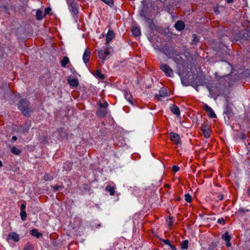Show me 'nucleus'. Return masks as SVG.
Wrapping results in <instances>:
<instances>
[{"label":"nucleus","mask_w":250,"mask_h":250,"mask_svg":"<svg viewBox=\"0 0 250 250\" xmlns=\"http://www.w3.org/2000/svg\"><path fill=\"white\" fill-rule=\"evenodd\" d=\"M180 169V167L177 166H175V165H174L172 166V170L174 172H176L177 171H178Z\"/></svg>","instance_id":"nucleus-34"},{"label":"nucleus","mask_w":250,"mask_h":250,"mask_svg":"<svg viewBox=\"0 0 250 250\" xmlns=\"http://www.w3.org/2000/svg\"><path fill=\"white\" fill-rule=\"evenodd\" d=\"M102 0L109 5L111 6V5H113V0Z\"/></svg>","instance_id":"nucleus-32"},{"label":"nucleus","mask_w":250,"mask_h":250,"mask_svg":"<svg viewBox=\"0 0 250 250\" xmlns=\"http://www.w3.org/2000/svg\"><path fill=\"white\" fill-rule=\"evenodd\" d=\"M69 10L74 16H76L79 13V4L75 0H69L67 1Z\"/></svg>","instance_id":"nucleus-2"},{"label":"nucleus","mask_w":250,"mask_h":250,"mask_svg":"<svg viewBox=\"0 0 250 250\" xmlns=\"http://www.w3.org/2000/svg\"><path fill=\"white\" fill-rule=\"evenodd\" d=\"M95 76L97 78L100 80H104V75L99 70H97L95 72Z\"/></svg>","instance_id":"nucleus-19"},{"label":"nucleus","mask_w":250,"mask_h":250,"mask_svg":"<svg viewBox=\"0 0 250 250\" xmlns=\"http://www.w3.org/2000/svg\"><path fill=\"white\" fill-rule=\"evenodd\" d=\"M51 11V8H46L45 9V12L47 14H49L50 12Z\"/></svg>","instance_id":"nucleus-38"},{"label":"nucleus","mask_w":250,"mask_h":250,"mask_svg":"<svg viewBox=\"0 0 250 250\" xmlns=\"http://www.w3.org/2000/svg\"><path fill=\"white\" fill-rule=\"evenodd\" d=\"M192 37H193L192 43L194 44H196L199 41L198 37L196 35L193 34L192 36Z\"/></svg>","instance_id":"nucleus-31"},{"label":"nucleus","mask_w":250,"mask_h":250,"mask_svg":"<svg viewBox=\"0 0 250 250\" xmlns=\"http://www.w3.org/2000/svg\"><path fill=\"white\" fill-rule=\"evenodd\" d=\"M170 140L175 145H179L181 144V141L180 136L174 132L170 133Z\"/></svg>","instance_id":"nucleus-6"},{"label":"nucleus","mask_w":250,"mask_h":250,"mask_svg":"<svg viewBox=\"0 0 250 250\" xmlns=\"http://www.w3.org/2000/svg\"><path fill=\"white\" fill-rule=\"evenodd\" d=\"M2 166V163L1 162V161L0 160V167H1Z\"/></svg>","instance_id":"nucleus-46"},{"label":"nucleus","mask_w":250,"mask_h":250,"mask_svg":"<svg viewBox=\"0 0 250 250\" xmlns=\"http://www.w3.org/2000/svg\"><path fill=\"white\" fill-rule=\"evenodd\" d=\"M125 97L126 100H127L130 104H133L132 97L129 93L126 92L125 94Z\"/></svg>","instance_id":"nucleus-20"},{"label":"nucleus","mask_w":250,"mask_h":250,"mask_svg":"<svg viewBox=\"0 0 250 250\" xmlns=\"http://www.w3.org/2000/svg\"><path fill=\"white\" fill-rule=\"evenodd\" d=\"M233 1V0H227V2L228 3H232Z\"/></svg>","instance_id":"nucleus-42"},{"label":"nucleus","mask_w":250,"mask_h":250,"mask_svg":"<svg viewBox=\"0 0 250 250\" xmlns=\"http://www.w3.org/2000/svg\"><path fill=\"white\" fill-rule=\"evenodd\" d=\"M53 176L48 173H45L43 177V179L45 181H51L53 180Z\"/></svg>","instance_id":"nucleus-23"},{"label":"nucleus","mask_w":250,"mask_h":250,"mask_svg":"<svg viewBox=\"0 0 250 250\" xmlns=\"http://www.w3.org/2000/svg\"><path fill=\"white\" fill-rule=\"evenodd\" d=\"M160 68L167 76L171 77L173 75L172 69L167 64L161 63L160 65Z\"/></svg>","instance_id":"nucleus-4"},{"label":"nucleus","mask_w":250,"mask_h":250,"mask_svg":"<svg viewBox=\"0 0 250 250\" xmlns=\"http://www.w3.org/2000/svg\"><path fill=\"white\" fill-rule=\"evenodd\" d=\"M169 247L172 250H177L176 247L175 246H174V245H172L170 244Z\"/></svg>","instance_id":"nucleus-39"},{"label":"nucleus","mask_w":250,"mask_h":250,"mask_svg":"<svg viewBox=\"0 0 250 250\" xmlns=\"http://www.w3.org/2000/svg\"><path fill=\"white\" fill-rule=\"evenodd\" d=\"M222 238L225 241H230L231 239L230 236L227 231L222 235Z\"/></svg>","instance_id":"nucleus-24"},{"label":"nucleus","mask_w":250,"mask_h":250,"mask_svg":"<svg viewBox=\"0 0 250 250\" xmlns=\"http://www.w3.org/2000/svg\"><path fill=\"white\" fill-rule=\"evenodd\" d=\"M31 234L32 235L35 236L36 238H39L42 235V233L39 232L37 230L35 229H34L31 230Z\"/></svg>","instance_id":"nucleus-16"},{"label":"nucleus","mask_w":250,"mask_h":250,"mask_svg":"<svg viewBox=\"0 0 250 250\" xmlns=\"http://www.w3.org/2000/svg\"><path fill=\"white\" fill-rule=\"evenodd\" d=\"M217 198H218V200H222L224 198V196L223 194H218Z\"/></svg>","instance_id":"nucleus-37"},{"label":"nucleus","mask_w":250,"mask_h":250,"mask_svg":"<svg viewBox=\"0 0 250 250\" xmlns=\"http://www.w3.org/2000/svg\"><path fill=\"white\" fill-rule=\"evenodd\" d=\"M204 109L208 113V116L211 118H216V115L215 114L213 110L207 104H205L203 106Z\"/></svg>","instance_id":"nucleus-7"},{"label":"nucleus","mask_w":250,"mask_h":250,"mask_svg":"<svg viewBox=\"0 0 250 250\" xmlns=\"http://www.w3.org/2000/svg\"><path fill=\"white\" fill-rule=\"evenodd\" d=\"M41 140L42 141H43V140L42 139V138H41Z\"/></svg>","instance_id":"nucleus-48"},{"label":"nucleus","mask_w":250,"mask_h":250,"mask_svg":"<svg viewBox=\"0 0 250 250\" xmlns=\"http://www.w3.org/2000/svg\"><path fill=\"white\" fill-rule=\"evenodd\" d=\"M63 188V186H51V188L54 191L56 192L58 190H60L62 189Z\"/></svg>","instance_id":"nucleus-27"},{"label":"nucleus","mask_w":250,"mask_h":250,"mask_svg":"<svg viewBox=\"0 0 250 250\" xmlns=\"http://www.w3.org/2000/svg\"><path fill=\"white\" fill-rule=\"evenodd\" d=\"M18 107L23 115L25 116L28 115L29 107L28 103L26 100L24 99H21L19 103Z\"/></svg>","instance_id":"nucleus-3"},{"label":"nucleus","mask_w":250,"mask_h":250,"mask_svg":"<svg viewBox=\"0 0 250 250\" xmlns=\"http://www.w3.org/2000/svg\"><path fill=\"white\" fill-rule=\"evenodd\" d=\"M91 52L88 50H85L83 56V59L85 63H87L90 59Z\"/></svg>","instance_id":"nucleus-11"},{"label":"nucleus","mask_w":250,"mask_h":250,"mask_svg":"<svg viewBox=\"0 0 250 250\" xmlns=\"http://www.w3.org/2000/svg\"><path fill=\"white\" fill-rule=\"evenodd\" d=\"M217 222L219 224H222L224 225L225 223V220L223 218H221L218 219Z\"/></svg>","instance_id":"nucleus-35"},{"label":"nucleus","mask_w":250,"mask_h":250,"mask_svg":"<svg viewBox=\"0 0 250 250\" xmlns=\"http://www.w3.org/2000/svg\"><path fill=\"white\" fill-rule=\"evenodd\" d=\"M69 62V58L65 56L63 58V59H62V60L61 62V65L63 67H65L66 64L67 63H68Z\"/></svg>","instance_id":"nucleus-17"},{"label":"nucleus","mask_w":250,"mask_h":250,"mask_svg":"<svg viewBox=\"0 0 250 250\" xmlns=\"http://www.w3.org/2000/svg\"><path fill=\"white\" fill-rule=\"evenodd\" d=\"M26 208V205L25 204H22L21 206V211H24Z\"/></svg>","instance_id":"nucleus-36"},{"label":"nucleus","mask_w":250,"mask_h":250,"mask_svg":"<svg viewBox=\"0 0 250 250\" xmlns=\"http://www.w3.org/2000/svg\"><path fill=\"white\" fill-rule=\"evenodd\" d=\"M131 32L132 34L135 37H138L141 35L140 29L137 26L132 27Z\"/></svg>","instance_id":"nucleus-13"},{"label":"nucleus","mask_w":250,"mask_h":250,"mask_svg":"<svg viewBox=\"0 0 250 250\" xmlns=\"http://www.w3.org/2000/svg\"><path fill=\"white\" fill-rule=\"evenodd\" d=\"M161 241L165 244L169 246L171 244L170 240L169 239H161Z\"/></svg>","instance_id":"nucleus-33"},{"label":"nucleus","mask_w":250,"mask_h":250,"mask_svg":"<svg viewBox=\"0 0 250 250\" xmlns=\"http://www.w3.org/2000/svg\"><path fill=\"white\" fill-rule=\"evenodd\" d=\"M166 187L167 188H168V187L169 188V185H167L166 186Z\"/></svg>","instance_id":"nucleus-47"},{"label":"nucleus","mask_w":250,"mask_h":250,"mask_svg":"<svg viewBox=\"0 0 250 250\" xmlns=\"http://www.w3.org/2000/svg\"><path fill=\"white\" fill-rule=\"evenodd\" d=\"M98 57L104 60L109 55V52L107 50H100L98 52Z\"/></svg>","instance_id":"nucleus-9"},{"label":"nucleus","mask_w":250,"mask_h":250,"mask_svg":"<svg viewBox=\"0 0 250 250\" xmlns=\"http://www.w3.org/2000/svg\"><path fill=\"white\" fill-rule=\"evenodd\" d=\"M249 39H248L250 41V31L249 32Z\"/></svg>","instance_id":"nucleus-45"},{"label":"nucleus","mask_w":250,"mask_h":250,"mask_svg":"<svg viewBox=\"0 0 250 250\" xmlns=\"http://www.w3.org/2000/svg\"><path fill=\"white\" fill-rule=\"evenodd\" d=\"M169 95L167 89L165 87H162L159 90V94L156 95V97L159 101H161L163 99L169 96Z\"/></svg>","instance_id":"nucleus-5"},{"label":"nucleus","mask_w":250,"mask_h":250,"mask_svg":"<svg viewBox=\"0 0 250 250\" xmlns=\"http://www.w3.org/2000/svg\"><path fill=\"white\" fill-rule=\"evenodd\" d=\"M68 82L70 86L73 87H76L79 84V82L78 79L75 78L68 80Z\"/></svg>","instance_id":"nucleus-15"},{"label":"nucleus","mask_w":250,"mask_h":250,"mask_svg":"<svg viewBox=\"0 0 250 250\" xmlns=\"http://www.w3.org/2000/svg\"><path fill=\"white\" fill-rule=\"evenodd\" d=\"M201 130L204 133L205 136L206 138H208L209 137V135H210L209 131L208 129H207L206 128V126H205L204 125L202 126Z\"/></svg>","instance_id":"nucleus-21"},{"label":"nucleus","mask_w":250,"mask_h":250,"mask_svg":"<svg viewBox=\"0 0 250 250\" xmlns=\"http://www.w3.org/2000/svg\"><path fill=\"white\" fill-rule=\"evenodd\" d=\"M42 12L40 10H37L36 12V18L38 20H41L42 19Z\"/></svg>","instance_id":"nucleus-25"},{"label":"nucleus","mask_w":250,"mask_h":250,"mask_svg":"<svg viewBox=\"0 0 250 250\" xmlns=\"http://www.w3.org/2000/svg\"><path fill=\"white\" fill-rule=\"evenodd\" d=\"M188 240H184L182 241L181 244V249L182 250H186L188 248Z\"/></svg>","instance_id":"nucleus-22"},{"label":"nucleus","mask_w":250,"mask_h":250,"mask_svg":"<svg viewBox=\"0 0 250 250\" xmlns=\"http://www.w3.org/2000/svg\"><path fill=\"white\" fill-rule=\"evenodd\" d=\"M33 247L32 244L28 243H27L23 249V250H33Z\"/></svg>","instance_id":"nucleus-28"},{"label":"nucleus","mask_w":250,"mask_h":250,"mask_svg":"<svg viewBox=\"0 0 250 250\" xmlns=\"http://www.w3.org/2000/svg\"><path fill=\"white\" fill-rule=\"evenodd\" d=\"M19 236L15 232L10 233L8 235L7 240H13L15 242H18L19 240Z\"/></svg>","instance_id":"nucleus-10"},{"label":"nucleus","mask_w":250,"mask_h":250,"mask_svg":"<svg viewBox=\"0 0 250 250\" xmlns=\"http://www.w3.org/2000/svg\"><path fill=\"white\" fill-rule=\"evenodd\" d=\"M11 152L15 155H19L21 153V150L15 146H13L11 149Z\"/></svg>","instance_id":"nucleus-18"},{"label":"nucleus","mask_w":250,"mask_h":250,"mask_svg":"<svg viewBox=\"0 0 250 250\" xmlns=\"http://www.w3.org/2000/svg\"><path fill=\"white\" fill-rule=\"evenodd\" d=\"M106 190L110 192V195H113L114 194V188L110 186L106 187Z\"/></svg>","instance_id":"nucleus-26"},{"label":"nucleus","mask_w":250,"mask_h":250,"mask_svg":"<svg viewBox=\"0 0 250 250\" xmlns=\"http://www.w3.org/2000/svg\"><path fill=\"white\" fill-rule=\"evenodd\" d=\"M20 215L21 217V219L22 221L25 220L26 217H27V215H26V212L25 210L21 211L20 212Z\"/></svg>","instance_id":"nucleus-29"},{"label":"nucleus","mask_w":250,"mask_h":250,"mask_svg":"<svg viewBox=\"0 0 250 250\" xmlns=\"http://www.w3.org/2000/svg\"><path fill=\"white\" fill-rule=\"evenodd\" d=\"M12 140L14 141H16L17 140V138L16 136H14L12 137Z\"/></svg>","instance_id":"nucleus-43"},{"label":"nucleus","mask_w":250,"mask_h":250,"mask_svg":"<svg viewBox=\"0 0 250 250\" xmlns=\"http://www.w3.org/2000/svg\"><path fill=\"white\" fill-rule=\"evenodd\" d=\"M241 139L243 140H245L246 139V136L245 134L243 133L241 135Z\"/></svg>","instance_id":"nucleus-40"},{"label":"nucleus","mask_w":250,"mask_h":250,"mask_svg":"<svg viewBox=\"0 0 250 250\" xmlns=\"http://www.w3.org/2000/svg\"><path fill=\"white\" fill-rule=\"evenodd\" d=\"M248 194L250 196V187H249L248 189Z\"/></svg>","instance_id":"nucleus-44"},{"label":"nucleus","mask_w":250,"mask_h":250,"mask_svg":"<svg viewBox=\"0 0 250 250\" xmlns=\"http://www.w3.org/2000/svg\"><path fill=\"white\" fill-rule=\"evenodd\" d=\"M114 37V32L111 30H109L106 36V44H108Z\"/></svg>","instance_id":"nucleus-8"},{"label":"nucleus","mask_w":250,"mask_h":250,"mask_svg":"<svg viewBox=\"0 0 250 250\" xmlns=\"http://www.w3.org/2000/svg\"><path fill=\"white\" fill-rule=\"evenodd\" d=\"M175 28L178 30V31H182L183 30L185 27V25L184 22L182 21H178L175 24Z\"/></svg>","instance_id":"nucleus-12"},{"label":"nucleus","mask_w":250,"mask_h":250,"mask_svg":"<svg viewBox=\"0 0 250 250\" xmlns=\"http://www.w3.org/2000/svg\"><path fill=\"white\" fill-rule=\"evenodd\" d=\"M171 111L174 114H175L177 116H179L180 115V112L179 107L175 105H172L170 107Z\"/></svg>","instance_id":"nucleus-14"},{"label":"nucleus","mask_w":250,"mask_h":250,"mask_svg":"<svg viewBox=\"0 0 250 250\" xmlns=\"http://www.w3.org/2000/svg\"><path fill=\"white\" fill-rule=\"evenodd\" d=\"M98 108L96 111L97 115L99 117H104L109 114L110 111L108 109V104L106 101L102 102L99 101L98 103Z\"/></svg>","instance_id":"nucleus-1"},{"label":"nucleus","mask_w":250,"mask_h":250,"mask_svg":"<svg viewBox=\"0 0 250 250\" xmlns=\"http://www.w3.org/2000/svg\"><path fill=\"white\" fill-rule=\"evenodd\" d=\"M226 242H227V243H226L227 247H229L231 246V243L230 242V241H226Z\"/></svg>","instance_id":"nucleus-41"},{"label":"nucleus","mask_w":250,"mask_h":250,"mask_svg":"<svg viewBox=\"0 0 250 250\" xmlns=\"http://www.w3.org/2000/svg\"><path fill=\"white\" fill-rule=\"evenodd\" d=\"M185 200L188 202V203H190L192 201V198H191V196H190V195L188 193H186L185 195Z\"/></svg>","instance_id":"nucleus-30"}]
</instances>
